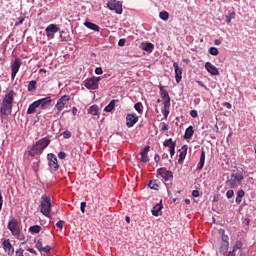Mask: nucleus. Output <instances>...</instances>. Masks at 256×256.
Wrapping results in <instances>:
<instances>
[{
    "label": "nucleus",
    "mask_w": 256,
    "mask_h": 256,
    "mask_svg": "<svg viewBox=\"0 0 256 256\" xmlns=\"http://www.w3.org/2000/svg\"><path fill=\"white\" fill-rule=\"evenodd\" d=\"M194 133H195V131L193 130V126H189L185 130L184 139H191V137H193Z\"/></svg>",
    "instance_id": "c85d7f7f"
},
{
    "label": "nucleus",
    "mask_w": 256,
    "mask_h": 256,
    "mask_svg": "<svg viewBox=\"0 0 256 256\" xmlns=\"http://www.w3.org/2000/svg\"><path fill=\"white\" fill-rule=\"evenodd\" d=\"M58 157H59V159H66L67 158V154L65 152H59L58 153Z\"/></svg>",
    "instance_id": "09e8293b"
},
{
    "label": "nucleus",
    "mask_w": 256,
    "mask_h": 256,
    "mask_svg": "<svg viewBox=\"0 0 256 256\" xmlns=\"http://www.w3.org/2000/svg\"><path fill=\"white\" fill-rule=\"evenodd\" d=\"M190 115L193 117V119H196V117H198L197 110H191Z\"/></svg>",
    "instance_id": "603ef678"
},
{
    "label": "nucleus",
    "mask_w": 256,
    "mask_h": 256,
    "mask_svg": "<svg viewBox=\"0 0 256 256\" xmlns=\"http://www.w3.org/2000/svg\"><path fill=\"white\" fill-rule=\"evenodd\" d=\"M139 122V116L137 114H127L126 116V126L131 128Z\"/></svg>",
    "instance_id": "2eb2a0df"
},
{
    "label": "nucleus",
    "mask_w": 256,
    "mask_h": 256,
    "mask_svg": "<svg viewBox=\"0 0 256 256\" xmlns=\"http://www.w3.org/2000/svg\"><path fill=\"white\" fill-rule=\"evenodd\" d=\"M13 101H15V91L9 90L5 93L0 105V113L5 117H9L13 112Z\"/></svg>",
    "instance_id": "f257e3e1"
},
{
    "label": "nucleus",
    "mask_w": 256,
    "mask_h": 256,
    "mask_svg": "<svg viewBox=\"0 0 256 256\" xmlns=\"http://www.w3.org/2000/svg\"><path fill=\"white\" fill-rule=\"evenodd\" d=\"M85 207H87V203L86 202H81L80 209H81L82 213H85Z\"/></svg>",
    "instance_id": "864d4df0"
},
{
    "label": "nucleus",
    "mask_w": 256,
    "mask_h": 256,
    "mask_svg": "<svg viewBox=\"0 0 256 256\" xmlns=\"http://www.w3.org/2000/svg\"><path fill=\"white\" fill-rule=\"evenodd\" d=\"M64 139H71V132L66 130L63 132Z\"/></svg>",
    "instance_id": "79ce46f5"
},
{
    "label": "nucleus",
    "mask_w": 256,
    "mask_h": 256,
    "mask_svg": "<svg viewBox=\"0 0 256 256\" xmlns=\"http://www.w3.org/2000/svg\"><path fill=\"white\" fill-rule=\"evenodd\" d=\"M48 165L52 171H59V162L57 161V156L53 153L47 155Z\"/></svg>",
    "instance_id": "1a4fd4ad"
},
{
    "label": "nucleus",
    "mask_w": 256,
    "mask_h": 256,
    "mask_svg": "<svg viewBox=\"0 0 256 256\" xmlns=\"http://www.w3.org/2000/svg\"><path fill=\"white\" fill-rule=\"evenodd\" d=\"M241 247H243V242L241 241H236L234 247H233V251H237L238 249H241Z\"/></svg>",
    "instance_id": "58836bf2"
},
{
    "label": "nucleus",
    "mask_w": 256,
    "mask_h": 256,
    "mask_svg": "<svg viewBox=\"0 0 256 256\" xmlns=\"http://www.w3.org/2000/svg\"><path fill=\"white\" fill-rule=\"evenodd\" d=\"M243 197H245V191L244 190H238L237 196H236V199H235V203H237V205H240Z\"/></svg>",
    "instance_id": "7c9ffc66"
},
{
    "label": "nucleus",
    "mask_w": 256,
    "mask_h": 256,
    "mask_svg": "<svg viewBox=\"0 0 256 256\" xmlns=\"http://www.w3.org/2000/svg\"><path fill=\"white\" fill-rule=\"evenodd\" d=\"M161 125V131H169V126L165 122H163Z\"/></svg>",
    "instance_id": "49530a36"
},
{
    "label": "nucleus",
    "mask_w": 256,
    "mask_h": 256,
    "mask_svg": "<svg viewBox=\"0 0 256 256\" xmlns=\"http://www.w3.org/2000/svg\"><path fill=\"white\" fill-rule=\"evenodd\" d=\"M243 181V174L241 172H234L230 175V178L227 180V183L231 189H236L241 185Z\"/></svg>",
    "instance_id": "20e7f679"
},
{
    "label": "nucleus",
    "mask_w": 256,
    "mask_h": 256,
    "mask_svg": "<svg viewBox=\"0 0 256 256\" xmlns=\"http://www.w3.org/2000/svg\"><path fill=\"white\" fill-rule=\"evenodd\" d=\"M46 35L48 39H53L55 37V33H59V27L55 24H49L45 29Z\"/></svg>",
    "instance_id": "ddd939ff"
},
{
    "label": "nucleus",
    "mask_w": 256,
    "mask_h": 256,
    "mask_svg": "<svg viewBox=\"0 0 256 256\" xmlns=\"http://www.w3.org/2000/svg\"><path fill=\"white\" fill-rule=\"evenodd\" d=\"M205 69L210 75H219V69L215 67L211 62L205 63Z\"/></svg>",
    "instance_id": "412c9836"
},
{
    "label": "nucleus",
    "mask_w": 256,
    "mask_h": 256,
    "mask_svg": "<svg viewBox=\"0 0 256 256\" xmlns=\"http://www.w3.org/2000/svg\"><path fill=\"white\" fill-rule=\"evenodd\" d=\"M161 209H163V205L160 203L156 204L153 209H152V215L154 217H159V215H161Z\"/></svg>",
    "instance_id": "4be33fe9"
},
{
    "label": "nucleus",
    "mask_w": 256,
    "mask_h": 256,
    "mask_svg": "<svg viewBox=\"0 0 256 256\" xmlns=\"http://www.w3.org/2000/svg\"><path fill=\"white\" fill-rule=\"evenodd\" d=\"M192 197H199V190H193Z\"/></svg>",
    "instance_id": "13d9d810"
},
{
    "label": "nucleus",
    "mask_w": 256,
    "mask_h": 256,
    "mask_svg": "<svg viewBox=\"0 0 256 256\" xmlns=\"http://www.w3.org/2000/svg\"><path fill=\"white\" fill-rule=\"evenodd\" d=\"M208 53H210V55L217 56L219 55V49L216 47H210Z\"/></svg>",
    "instance_id": "e433bc0d"
},
{
    "label": "nucleus",
    "mask_w": 256,
    "mask_h": 256,
    "mask_svg": "<svg viewBox=\"0 0 256 256\" xmlns=\"http://www.w3.org/2000/svg\"><path fill=\"white\" fill-rule=\"evenodd\" d=\"M157 173L162 177V179H164V181H170V179H173V172L167 170V168H159Z\"/></svg>",
    "instance_id": "4468645a"
},
{
    "label": "nucleus",
    "mask_w": 256,
    "mask_h": 256,
    "mask_svg": "<svg viewBox=\"0 0 256 256\" xmlns=\"http://www.w3.org/2000/svg\"><path fill=\"white\" fill-rule=\"evenodd\" d=\"M23 21H25V16H20L18 21L15 22V26L19 27V25H23Z\"/></svg>",
    "instance_id": "ea45409f"
},
{
    "label": "nucleus",
    "mask_w": 256,
    "mask_h": 256,
    "mask_svg": "<svg viewBox=\"0 0 256 256\" xmlns=\"http://www.w3.org/2000/svg\"><path fill=\"white\" fill-rule=\"evenodd\" d=\"M231 19H232V18H230L229 15H226V23H228V24L231 23Z\"/></svg>",
    "instance_id": "e2e57ef3"
},
{
    "label": "nucleus",
    "mask_w": 256,
    "mask_h": 256,
    "mask_svg": "<svg viewBox=\"0 0 256 256\" xmlns=\"http://www.w3.org/2000/svg\"><path fill=\"white\" fill-rule=\"evenodd\" d=\"M159 17L162 19V21H167L169 19V12L162 11L159 13Z\"/></svg>",
    "instance_id": "f704fd0d"
},
{
    "label": "nucleus",
    "mask_w": 256,
    "mask_h": 256,
    "mask_svg": "<svg viewBox=\"0 0 256 256\" xmlns=\"http://www.w3.org/2000/svg\"><path fill=\"white\" fill-rule=\"evenodd\" d=\"M88 113H90V115H99V109L97 106L93 105L88 109Z\"/></svg>",
    "instance_id": "72a5a7b5"
},
{
    "label": "nucleus",
    "mask_w": 256,
    "mask_h": 256,
    "mask_svg": "<svg viewBox=\"0 0 256 256\" xmlns=\"http://www.w3.org/2000/svg\"><path fill=\"white\" fill-rule=\"evenodd\" d=\"M125 43H126V40H125L124 38H122V39H120V40L118 41L119 47H125Z\"/></svg>",
    "instance_id": "3c124183"
},
{
    "label": "nucleus",
    "mask_w": 256,
    "mask_h": 256,
    "mask_svg": "<svg viewBox=\"0 0 256 256\" xmlns=\"http://www.w3.org/2000/svg\"><path fill=\"white\" fill-rule=\"evenodd\" d=\"M233 195H235V192L233 190H228L226 193L227 199H231V197H233Z\"/></svg>",
    "instance_id": "a18cd8bd"
},
{
    "label": "nucleus",
    "mask_w": 256,
    "mask_h": 256,
    "mask_svg": "<svg viewBox=\"0 0 256 256\" xmlns=\"http://www.w3.org/2000/svg\"><path fill=\"white\" fill-rule=\"evenodd\" d=\"M107 7L110 9V11H115L117 15H121L123 13V4H121L118 0L108 1Z\"/></svg>",
    "instance_id": "6e6552de"
},
{
    "label": "nucleus",
    "mask_w": 256,
    "mask_h": 256,
    "mask_svg": "<svg viewBox=\"0 0 256 256\" xmlns=\"http://www.w3.org/2000/svg\"><path fill=\"white\" fill-rule=\"evenodd\" d=\"M42 251H43L44 253H50V252H51V246L42 247Z\"/></svg>",
    "instance_id": "8fccbe9b"
},
{
    "label": "nucleus",
    "mask_w": 256,
    "mask_h": 256,
    "mask_svg": "<svg viewBox=\"0 0 256 256\" xmlns=\"http://www.w3.org/2000/svg\"><path fill=\"white\" fill-rule=\"evenodd\" d=\"M8 229L12 233L16 239H19L21 237V227H19V221L17 219L12 218L8 223Z\"/></svg>",
    "instance_id": "39448f33"
},
{
    "label": "nucleus",
    "mask_w": 256,
    "mask_h": 256,
    "mask_svg": "<svg viewBox=\"0 0 256 256\" xmlns=\"http://www.w3.org/2000/svg\"><path fill=\"white\" fill-rule=\"evenodd\" d=\"M154 161H155V163H159V161H161V157L159 156V154H156L154 156Z\"/></svg>",
    "instance_id": "4d7b16f0"
},
{
    "label": "nucleus",
    "mask_w": 256,
    "mask_h": 256,
    "mask_svg": "<svg viewBox=\"0 0 256 256\" xmlns=\"http://www.w3.org/2000/svg\"><path fill=\"white\" fill-rule=\"evenodd\" d=\"M149 149H151V147L149 146H145L144 149L141 151L140 155V162L141 163H149Z\"/></svg>",
    "instance_id": "aec40b11"
},
{
    "label": "nucleus",
    "mask_w": 256,
    "mask_h": 256,
    "mask_svg": "<svg viewBox=\"0 0 256 256\" xmlns=\"http://www.w3.org/2000/svg\"><path fill=\"white\" fill-rule=\"evenodd\" d=\"M222 105H223L226 109H231V108H232V105H231V103H229V102H224Z\"/></svg>",
    "instance_id": "6e6d98bb"
},
{
    "label": "nucleus",
    "mask_w": 256,
    "mask_h": 256,
    "mask_svg": "<svg viewBox=\"0 0 256 256\" xmlns=\"http://www.w3.org/2000/svg\"><path fill=\"white\" fill-rule=\"evenodd\" d=\"M99 81H101V77H91L85 80L84 86L86 89H90L92 91H95L96 89H99Z\"/></svg>",
    "instance_id": "0eeeda50"
},
{
    "label": "nucleus",
    "mask_w": 256,
    "mask_h": 256,
    "mask_svg": "<svg viewBox=\"0 0 256 256\" xmlns=\"http://www.w3.org/2000/svg\"><path fill=\"white\" fill-rule=\"evenodd\" d=\"M36 249H38L40 253L43 252V243H41V241L36 242Z\"/></svg>",
    "instance_id": "a19ab883"
},
{
    "label": "nucleus",
    "mask_w": 256,
    "mask_h": 256,
    "mask_svg": "<svg viewBox=\"0 0 256 256\" xmlns=\"http://www.w3.org/2000/svg\"><path fill=\"white\" fill-rule=\"evenodd\" d=\"M214 44H215V45H221V39H216V40L214 41Z\"/></svg>",
    "instance_id": "680f3d73"
},
{
    "label": "nucleus",
    "mask_w": 256,
    "mask_h": 256,
    "mask_svg": "<svg viewBox=\"0 0 256 256\" xmlns=\"http://www.w3.org/2000/svg\"><path fill=\"white\" fill-rule=\"evenodd\" d=\"M117 101L119 100L110 101V103L104 108V111H106V113H111V111L115 109V104L117 103Z\"/></svg>",
    "instance_id": "c756f323"
},
{
    "label": "nucleus",
    "mask_w": 256,
    "mask_h": 256,
    "mask_svg": "<svg viewBox=\"0 0 256 256\" xmlns=\"http://www.w3.org/2000/svg\"><path fill=\"white\" fill-rule=\"evenodd\" d=\"M3 209V193L0 191V211Z\"/></svg>",
    "instance_id": "5fc2aeb1"
},
{
    "label": "nucleus",
    "mask_w": 256,
    "mask_h": 256,
    "mask_svg": "<svg viewBox=\"0 0 256 256\" xmlns=\"http://www.w3.org/2000/svg\"><path fill=\"white\" fill-rule=\"evenodd\" d=\"M36 89H37V81L31 80L28 84V91L32 92V91H36Z\"/></svg>",
    "instance_id": "473e14b6"
},
{
    "label": "nucleus",
    "mask_w": 256,
    "mask_h": 256,
    "mask_svg": "<svg viewBox=\"0 0 256 256\" xmlns=\"http://www.w3.org/2000/svg\"><path fill=\"white\" fill-rule=\"evenodd\" d=\"M159 90H160V97L163 99L164 105H166V106L171 105V97L169 96V92H167V90H165L163 85L159 86Z\"/></svg>",
    "instance_id": "f3484780"
},
{
    "label": "nucleus",
    "mask_w": 256,
    "mask_h": 256,
    "mask_svg": "<svg viewBox=\"0 0 256 256\" xmlns=\"http://www.w3.org/2000/svg\"><path fill=\"white\" fill-rule=\"evenodd\" d=\"M2 246L7 255L11 256L15 253V248H13V245L11 244V241L9 239H4L2 242Z\"/></svg>",
    "instance_id": "dca6fc26"
},
{
    "label": "nucleus",
    "mask_w": 256,
    "mask_h": 256,
    "mask_svg": "<svg viewBox=\"0 0 256 256\" xmlns=\"http://www.w3.org/2000/svg\"><path fill=\"white\" fill-rule=\"evenodd\" d=\"M72 115H77V108L76 107H73L72 108Z\"/></svg>",
    "instance_id": "052dcab7"
},
{
    "label": "nucleus",
    "mask_w": 256,
    "mask_h": 256,
    "mask_svg": "<svg viewBox=\"0 0 256 256\" xmlns=\"http://www.w3.org/2000/svg\"><path fill=\"white\" fill-rule=\"evenodd\" d=\"M173 67L175 71L176 83H181V80L183 79V68L179 67V63L177 62L173 63Z\"/></svg>",
    "instance_id": "a211bd4d"
},
{
    "label": "nucleus",
    "mask_w": 256,
    "mask_h": 256,
    "mask_svg": "<svg viewBox=\"0 0 256 256\" xmlns=\"http://www.w3.org/2000/svg\"><path fill=\"white\" fill-rule=\"evenodd\" d=\"M228 256H235V251L233 250L232 252H229Z\"/></svg>",
    "instance_id": "69168bd1"
},
{
    "label": "nucleus",
    "mask_w": 256,
    "mask_h": 256,
    "mask_svg": "<svg viewBox=\"0 0 256 256\" xmlns=\"http://www.w3.org/2000/svg\"><path fill=\"white\" fill-rule=\"evenodd\" d=\"M51 145V140L47 137H44L40 140H38L28 151V155L30 157H37V155H41L47 147Z\"/></svg>",
    "instance_id": "f03ea898"
},
{
    "label": "nucleus",
    "mask_w": 256,
    "mask_h": 256,
    "mask_svg": "<svg viewBox=\"0 0 256 256\" xmlns=\"http://www.w3.org/2000/svg\"><path fill=\"white\" fill-rule=\"evenodd\" d=\"M68 101H71V97L69 95H63L57 100V103L54 106L57 115H59V113L65 109V105H67Z\"/></svg>",
    "instance_id": "423d86ee"
},
{
    "label": "nucleus",
    "mask_w": 256,
    "mask_h": 256,
    "mask_svg": "<svg viewBox=\"0 0 256 256\" xmlns=\"http://www.w3.org/2000/svg\"><path fill=\"white\" fill-rule=\"evenodd\" d=\"M203 167H205V151L204 150H202L201 152L200 161L197 165V170L201 171Z\"/></svg>",
    "instance_id": "393cba45"
},
{
    "label": "nucleus",
    "mask_w": 256,
    "mask_h": 256,
    "mask_svg": "<svg viewBox=\"0 0 256 256\" xmlns=\"http://www.w3.org/2000/svg\"><path fill=\"white\" fill-rule=\"evenodd\" d=\"M38 107H39V104L37 103V101L30 104L28 107V110H27V115H33V113H35V111H37Z\"/></svg>",
    "instance_id": "bb28decb"
},
{
    "label": "nucleus",
    "mask_w": 256,
    "mask_h": 256,
    "mask_svg": "<svg viewBox=\"0 0 256 256\" xmlns=\"http://www.w3.org/2000/svg\"><path fill=\"white\" fill-rule=\"evenodd\" d=\"M134 109L138 112V113H143V104L141 102H137L134 105Z\"/></svg>",
    "instance_id": "c9c22d12"
},
{
    "label": "nucleus",
    "mask_w": 256,
    "mask_h": 256,
    "mask_svg": "<svg viewBox=\"0 0 256 256\" xmlns=\"http://www.w3.org/2000/svg\"><path fill=\"white\" fill-rule=\"evenodd\" d=\"M29 233H32V235L41 233V226H39V225L31 226V227L29 228Z\"/></svg>",
    "instance_id": "2f4dec72"
},
{
    "label": "nucleus",
    "mask_w": 256,
    "mask_h": 256,
    "mask_svg": "<svg viewBox=\"0 0 256 256\" xmlns=\"http://www.w3.org/2000/svg\"><path fill=\"white\" fill-rule=\"evenodd\" d=\"M185 203H186V205H189L191 203V200L185 199Z\"/></svg>",
    "instance_id": "774afa93"
},
{
    "label": "nucleus",
    "mask_w": 256,
    "mask_h": 256,
    "mask_svg": "<svg viewBox=\"0 0 256 256\" xmlns=\"http://www.w3.org/2000/svg\"><path fill=\"white\" fill-rule=\"evenodd\" d=\"M160 185H161V182H159V180H150L148 183V187L150 189H154L155 191H159Z\"/></svg>",
    "instance_id": "b1692460"
},
{
    "label": "nucleus",
    "mask_w": 256,
    "mask_h": 256,
    "mask_svg": "<svg viewBox=\"0 0 256 256\" xmlns=\"http://www.w3.org/2000/svg\"><path fill=\"white\" fill-rule=\"evenodd\" d=\"M63 225H65V221H63V220H59L56 223V227H58V229H63Z\"/></svg>",
    "instance_id": "37998d69"
},
{
    "label": "nucleus",
    "mask_w": 256,
    "mask_h": 256,
    "mask_svg": "<svg viewBox=\"0 0 256 256\" xmlns=\"http://www.w3.org/2000/svg\"><path fill=\"white\" fill-rule=\"evenodd\" d=\"M169 107H171V104H168L167 106H166V104H164V113H163V115H164L165 119H167V117H169Z\"/></svg>",
    "instance_id": "4c0bfd02"
},
{
    "label": "nucleus",
    "mask_w": 256,
    "mask_h": 256,
    "mask_svg": "<svg viewBox=\"0 0 256 256\" xmlns=\"http://www.w3.org/2000/svg\"><path fill=\"white\" fill-rule=\"evenodd\" d=\"M95 73H96V75H103V68L97 67V68L95 69Z\"/></svg>",
    "instance_id": "de8ad7c7"
},
{
    "label": "nucleus",
    "mask_w": 256,
    "mask_h": 256,
    "mask_svg": "<svg viewBox=\"0 0 256 256\" xmlns=\"http://www.w3.org/2000/svg\"><path fill=\"white\" fill-rule=\"evenodd\" d=\"M40 213L44 215V217H51V196L42 195L41 202L39 205Z\"/></svg>",
    "instance_id": "7ed1b4c3"
},
{
    "label": "nucleus",
    "mask_w": 256,
    "mask_h": 256,
    "mask_svg": "<svg viewBox=\"0 0 256 256\" xmlns=\"http://www.w3.org/2000/svg\"><path fill=\"white\" fill-rule=\"evenodd\" d=\"M28 251H29V253H36L33 248H29Z\"/></svg>",
    "instance_id": "338daca9"
},
{
    "label": "nucleus",
    "mask_w": 256,
    "mask_h": 256,
    "mask_svg": "<svg viewBox=\"0 0 256 256\" xmlns=\"http://www.w3.org/2000/svg\"><path fill=\"white\" fill-rule=\"evenodd\" d=\"M182 151L180 152V155H179V160H178V163H183V161H185V157H187V146H182Z\"/></svg>",
    "instance_id": "cd10ccee"
},
{
    "label": "nucleus",
    "mask_w": 256,
    "mask_h": 256,
    "mask_svg": "<svg viewBox=\"0 0 256 256\" xmlns=\"http://www.w3.org/2000/svg\"><path fill=\"white\" fill-rule=\"evenodd\" d=\"M141 47H142L143 51H148L150 53H151V51H153V49H155V45H153V43H151V42L142 43Z\"/></svg>",
    "instance_id": "a878e982"
},
{
    "label": "nucleus",
    "mask_w": 256,
    "mask_h": 256,
    "mask_svg": "<svg viewBox=\"0 0 256 256\" xmlns=\"http://www.w3.org/2000/svg\"><path fill=\"white\" fill-rule=\"evenodd\" d=\"M23 253H25V250H23V248H18L16 250V256H24Z\"/></svg>",
    "instance_id": "c03bdc74"
},
{
    "label": "nucleus",
    "mask_w": 256,
    "mask_h": 256,
    "mask_svg": "<svg viewBox=\"0 0 256 256\" xmlns=\"http://www.w3.org/2000/svg\"><path fill=\"white\" fill-rule=\"evenodd\" d=\"M235 12H231L229 15H228V17L230 18V19H235Z\"/></svg>",
    "instance_id": "bf43d9fd"
},
{
    "label": "nucleus",
    "mask_w": 256,
    "mask_h": 256,
    "mask_svg": "<svg viewBox=\"0 0 256 256\" xmlns=\"http://www.w3.org/2000/svg\"><path fill=\"white\" fill-rule=\"evenodd\" d=\"M84 25L87 27V29H91L92 31H96L97 33L101 31V27H99V25L95 23L85 22Z\"/></svg>",
    "instance_id": "5701e85b"
},
{
    "label": "nucleus",
    "mask_w": 256,
    "mask_h": 256,
    "mask_svg": "<svg viewBox=\"0 0 256 256\" xmlns=\"http://www.w3.org/2000/svg\"><path fill=\"white\" fill-rule=\"evenodd\" d=\"M51 101H53L51 96H48L37 100L36 103H38V107H41V109H47V105H51Z\"/></svg>",
    "instance_id": "6ab92c4d"
},
{
    "label": "nucleus",
    "mask_w": 256,
    "mask_h": 256,
    "mask_svg": "<svg viewBox=\"0 0 256 256\" xmlns=\"http://www.w3.org/2000/svg\"><path fill=\"white\" fill-rule=\"evenodd\" d=\"M227 251H229V236L225 235V231H223L220 244V253H227Z\"/></svg>",
    "instance_id": "9b49d317"
},
{
    "label": "nucleus",
    "mask_w": 256,
    "mask_h": 256,
    "mask_svg": "<svg viewBox=\"0 0 256 256\" xmlns=\"http://www.w3.org/2000/svg\"><path fill=\"white\" fill-rule=\"evenodd\" d=\"M21 65L23 63L21 62V59L15 58L14 62L11 64V79L12 81L17 77V73H19V69H21Z\"/></svg>",
    "instance_id": "9d476101"
},
{
    "label": "nucleus",
    "mask_w": 256,
    "mask_h": 256,
    "mask_svg": "<svg viewBox=\"0 0 256 256\" xmlns=\"http://www.w3.org/2000/svg\"><path fill=\"white\" fill-rule=\"evenodd\" d=\"M125 221L128 222V223H131V218L129 216H126Z\"/></svg>",
    "instance_id": "0e129e2a"
},
{
    "label": "nucleus",
    "mask_w": 256,
    "mask_h": 256,
    "mask_svg": "<svg viewBox=\"0 0 256 256\" xmlns=\"http://www.w3.org/2000/svg\"><path fill=\"white\" fill-rule=\"evenodd\" d=\"M164 147H168L170 151V157L173 159L175 155V147H177V142L173 141V139L169 138L163 142Z\"/></svg>",
    "instance_id": "f8f14e48"
}]
</instances>
